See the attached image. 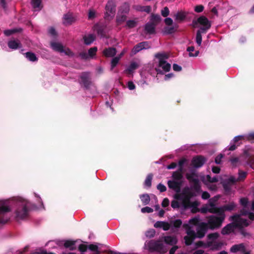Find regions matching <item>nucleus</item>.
Wrapping results in <instances>:
<instances>
[{"label":"nucleus","mask_w":254,"mask_h":254,"mask_svg":"<svg viewBox=\"0 0 254 254\" xmlns=\"http://www.w3.org/2000/svg\"><path fill=\"white\" fill-rule=\"evenodd\" d=\"M199 221V217L196 216L190 219L188 224H184L183 227L186 229L187 234V236L184 237L186 245H191L195 238L200 239L205 236L208 229L206 222H202L197 225L196 232H195L191 227V225H197Z\"/></svg>","instance_id":"obj_1"},{"label":"nucleus","mask_w":254,"mask_h":254,"mask_svg":"<svg viewBox=\"0 0 254 254\" xmlns=\"http://www.w3.org/2000/svg\"><path fill=\"white\" fill-rule=\"evenodd\" d=\"M249 218L251 220H254V213L248 211H242L240 214L235 215L230 217V220L233 221L232 224H229L224 227L221 231L223 235L229 234L233 232L236 228L241 229L248 226L250 221L246 218Z\"/></svg>","instance_id":"obj_2"},{"label":"nucleus","mask_w":254,"mask_h":254,"mask_svg":"<svg viewBox=\"0 0 254 254\" xmlns=\"http://www.w3.org/2000/svg\"><path fill=\"white\" fill-rule=\"evenodd\" d=\"M177 242V239L174 236H164L157 241L151 240L146 242L145 247L151 252H156L161 254L168 251L167 245H174Z\"/></svg>","instance_id":"obj_3"},{"label":"nucleus","mask_w":254,"mask_h":254,"mask_svg":"<svg viewBox=\"0 0 254 254\" xmlns=\"http://www.w3.org/2000/svg\"><path fill=\"white\" fill-rule=\"evenodd\" d=\"M192 196L189 188H185L181 194H176L175 198L177 200H174L171 202V206L173 208H181L183 210L188 208H191L192 209L196 208L198 203L196 201L191 202L190 198Z\"/></svg>","instance_id":"obj_4"},{"label":"nucleus","mask_w":254,"mask_h":254,"mask_svg":"<svg viewBox=\"0 0 254 254\" xmlns=\"http://www.w3.org/2000/svg\"><path fill=\"white\" fill-rule=\"evenodd\" d=\"M16 203L18 206L15 211L16 220L20 221L27 219L29 216L30 202L21 197H18L16 198Z\"/></svg>","instance_id":"obj_5"},{"label":"nucleus","mask_w":254,"mask_h":254,"mask_svg":"<svg viewBox=\"0 0 254 254\" xmlns=\"http://www.w3.org/2000/svg\"><path fill=\"white\" fill-rule=\"evenodd\" d=\"M247 173L243 171H240L239 172V177L236 179L235 177L231 176L229 179L221 181V183L222 184L223 188L227 194H229L231 190V188L235 183L237 181H241L245 179L246 177Z\"/></svg>","instance_id":"obj_6"},{"label":"nucleus","mask_w":254,"mask_h":254,"mask_svg":"<svg viewBox=\"0 0 254 254\" xmlns=\"http://www.w3.org/2000/svg\"><path fill=\"white\" fill-rule=\"evenodd\" d=\"M156 57L158 59V66L156 68L158 73L169 71L171 68V64L167 63L168 56L164 54H157Z\"/></svg>","instance_id":"obj_7"},{"label":"nucleus","mask_w":254,"mask_h":254,"mask_svg":"<svg viewBox=\"0 0 254 254\" xmlns=\"http://www.w3.org/2000/svg\"><path fill=\"white\" fill-rule=\"evenodd\" d=\"M219 235L217 233H211L208 235L207 243L208 248L211 250H218L220 249L223 244L218 240Z\"/></svg>","instance_id":"obj_8"},{"label":"nucleus","mask_w":254,"mask_h":254,"mask_svg":"<svg viewBox=\"0 0 254 254\" xmlns=\"http://www.w3.org/2000/svg\"><path fill=\"white\" fill-rule=\"evenodd\" d=\"M173 180L168 181V186L170 189L173 190L178 193L181 191L182 186V175L180 173L175 172L173 174Z\"/></svg>","instance_id":"obj_9"},{"label":"nucleus","mask_w":254,"mask_h":254,"mask_svg":"<svg viewBox=\"0 0 254 254\" xmlns=\"http://www.w3.org/2000/svg\"><path fill=\"white\" fill-rule=\"evenodd\" d=\"M219 216L211 215L207 219V227L213 230L219 228L225 219V215H218Z\"/></svg>","instance_id":"obj_10"},{"label":"nucleus","mask_w":254,"mask_h":254,"mask_svg":"<svg viewBox=\"0 0 254 254\" xmlns=\"http://www.w3.org/2000/svg\"><path fill=\"white\" fill-rule=\"evenodd\" d=\"M10 211V208L7 201H0V224L7 223L10 219V217L7 212Z\"/></svg>","instance_id":"obj_11"},{"label":"nucleus","mask_w":254,"mask_h":254,"mask_svg":"<svg viewBox=\"0 0 254 254\" xmlns=\"http://www.w3.org/2000/svg\"><path fill=\"white\" fill-rule=\"evenodd\" d=\"M129 4L127 2L124 3L120 7L117 18L116 21L118 24H121L126 21L127 19V14L129 11Z\"/></svg>","instance_id":"obj_12"},{"label":"nucleus","mask_w":254,"mask_h":254,"mask_svg":"<svg viewBox=\"0 0 254 254\" xmlns=\"http://www.w3.org/2000/svg\"><path fill=\"white\" fill-rule=\"evenodd\" d=\"M116 3L114 0H109L105 7L104 18L106 20H111L115 16L116 13Z\"/></svg>","instance_id":"obj_13"},{"label":"nucleus","mask_w":254,"mask_h":254,"mask_svg":"<svg viewBox=\"0 0 254 254\" xmlns=\"http://www.w3.org/2000/svg\"><path fill=\"white\" fill-rule=\"evenodd\" d=\"M51 46L54 50L61 54H64L65 55H67L69 57H72L73 55L72 52L68 48L64 47L59 42H52Z\"/></svg>","instance_id":"obj_14"},{"label":"nucleus","mask_w":254,"mask_h":254,"mask_svg":"<svg viewBox=\"0 0 254 254\" xmlns=\"http://www.w3.org/2000/svg\"><path fill=\"white\" fill-rule=\"evenodd\" d=\"M202 181L205 184L208 188L211 190H217L218 187L215 184L213 183H215L218 181V179L216 177L211 178L209 175L203 176Z\"/></svg>","instance_id":"obj_15"},{"label":"nucleus","mask_w":254,"mask_h":254,"mask_svg":"<svg viewBox=\"0 0 254 254\" xmlns=\"http://www.w3.org/2000/svg\"><path fill=\"white\" fill-rule=\"evenodd\" d=\"M200 211L202 213L209 212L211 213H215L219 215L218 207L213 205L209 202L204 205L200 208Z\"/></svg>","instance_id":"obj_16"},{"label":"nucleus","mask_w":254,"mask_h":254,"mask_svg":"<svg viewBox=\"0 0 254 254\" xmlns=\"http://www.w3.org/2000/svg\"><path fill=\"white\" fill-rule=\"evenodd\" d=\"M198 22L203 26L199 30L202 32H205L211 27V23L207 18L204 16L200 17L198 20Z\"/></svg>","instance_id":"obj_17"},{"label":"nucleus","mask_w":254,"mask_h":254,"mask_svg":"<svg viewBox=\"0 0 254 254\" xmlns=\"http://www.w3.org/2000/svg\"><path fill=\"white\" fill-rule=\"evenodd\" d=\"M150 48V46L148 42H141L136 46H135L131 51L132 55L136 54L142 50L147 49Z\"/></svg>","instance_id":"obj_18"},{"label":"nucleus","mask_w":254,"mask_h":254,"mask_svg":"<svg viewBox=\"0 0 254 254\" xmlns=\"http://www.w3.org/2000/svg\"><path fill=\"white\" fill-rule=\"evenodd\" d=\"M97 48L96 47H93L90 48L87 53L82 52L80 54V56L83 59L87 60L89 59H92L93 57L96 55Z\"/></svg>","instance_id":"obj_19"},{"label":"nucleus","mask_w":254,"mask_h":254,"mask_svg":"<svg viewBox=\"0 0 254 254\" xmlns=\"http://www.w3.org/2000/svg\"><path fill=\"white\" fill-rule=\"evenodd\" d=\"M236 205L234 202H230L228 204L218 207L219 215H225L224 212L225 211H231L235 208Z\"/></svg>","instance_id":"obj_20"},{"label":"nucleus","mask_w":254,"mask_h":254,"mask_svg":"<svg viewBox=\"0 0 254 254\" xmlns=\"http://www.w3.org/2000/svg\"><path fill=\"white\" fill-rule=\"evenodd\" d=\"M205 162V159L204 157L202 156H197L193 158L192 160V164L194 167L199 168L201 167Z\"/></svg>","instance_id":"obj_21"},{"label":"nucleus","mask_w":254,"mask_h":254,"mask_svg":"<svg viewBox=\"0 0 254 254\" xmlns=\"http://www.w3.org/2000/svg\"><path fill=\"white\" fill-rule=\"evenodd\" d=\"M154 226L157 228H162L164 231L169 230L171 227L170 223L165 221H157Z\"/></svg>","instance_id":"obj_22"},{"label":"nucleus","mask_w":254,"mask_h":254,"mask_svg":"<svg viewBox=\"0 0 254 254\" xmlns=\"http://www.w3.org/2000/svg\"><path fill=\"white\" fill-rule=\"evenodd\" d=\"M75 20V18L71 13H67L64 15L63 23L65 25L70 24Z\"/></svg>","instance_id":"obj_23"},{"label":"nucleus","mask_w":254,"mask_h":254,"mask_svg":"<svg viewBox=\"0 0 254 254\" xmlns=\"http://www.w3.org/2000/svg\"><path fill=\"white\" fill-rule=\"evenodd\" d=\"M139 67V62H132L128 66L126 71L128 74H131L136 69Z\"/></svg>","instance_id":"obj_24"},{"label":"nucleus","mask_w":254,"mask_h":254,"mask_svg":"<svg viewBox=\"0 0 254 254\" xmlns=\"http://www.w3.org/2000/svg\"><path fill=\"white\" fill-rule=\"evenodd\" d=\"M245 246L243 244L235 245L233 246L230 251L232 253H236L237 252H244L245 251Z\"/></svg>","instance_id":"obj_25"},{"label":"nucleus","mask_w":254,"mask_h":254,"mask_svg":"<svg viewBox=\"0 0 254 254\" xmlns=\"http://www.w3.org/2000/svg\"><path fill=\"white\" fill-rule=\"evenodd\" d=\"M116 50L114 48H109L104 50L103 54L107 57H112L116 54Z\"/></svg>","instance_id":"obj_26"},{"label":"nucleus","mask_w":254,"mask_h":254,"mask_svg":"<svg viewBox=\"0 0 254 254\" xmlns=\"http://www.w3.org/2000/svg\"><path fill=\"white\" fill-rule=\"evenodd\" d=\"M187 14L183 11L177 12L174 15L175 19L177 21H182L186 18Z\"/></svg>","instance_id":"obj_27"},{"label":"nucleus","mask_w":254,"mask_h":254,"mask_svg":"<svg viewBox=\"0 0 254 254\" xmlns=\"http://www.w3.org/2000/svg\"><path fill=\"white\" fill-rule=\"evenodd\" d=\"M95 35L91 34L86 35L83 37L84 43L87 45L91 44L95 40Z\"/></svg>","instance_id":"obj_28"},{"label":"nucleus","mask_w":254,"mask_h":254,"mask_svg":"<svg viewBox=\"0 0 254 254\" xmlns=\"http://www.w3.org/2000/svg\"><path fill=\"white\" fill-rule=\"evenodd\" d=\"M133 8L136 10L141 12H146L149 13L151 11V7L150 6H141L136 5L133 6Z\"/></svg>","instance_id":"obj_29"},{"label":"nucleus","mask_w":254,"mask_h":254,"mask_svg":"<svg viewBox=\"0 0 254 254\" xmlns=\"http://www.w3.org/2000/svg\"><path fill=\"white\" fill-rule=\"evenodd\" d=\"M8 46L12 50H16L20 47V44L18 40H10L8 42Z\"/></svg>","instance_id":"obj_30"},{"label":"nucleus","mask_w":254,"mask_h":254,"mask_svg":"<svg viewBox=\"0 0 254 254\" xmlns=\"http://www.w3.org/2000/svg\"><path fill=\"white\" fill-rule=\"evenodd\" d=\"M155 24L152 23H147L145 26V30L149 34L155 33Z\"/></svg>","instance_id":"obj_31"},{"label":"nucleus","mask_w":254,"mask_h":254,"mask_svg":"<svg viewBox=\"0 0 254 254\" xmlns=\"http://www.w3.org/2000/svg\"><path fill=\"white\" fill-rule=\"evenodd\" d=\"M31 4L35 10H40L41 8V0H32Z\"/></svg>","instance_id":"obj_32"},{"label":"nucleus","mask_w":254,"mask_h":254,"mask_svg":"<svg viewBox=\"0 0 254 254\" xmlns=\"http://www.w3.org/2000/svg\"><path fill=\"white\" fill-rule=\"evenodd\" d=\"M170 226L172 225L175 228H179L182 224V221L180 219H176L170 221Z\"/></svg>","instance_id":"obj_33"},{"label":"nucleus","mask_w":254,"mask_h":254,"mask_svg":"<svg viewBox=\"0 0 254 254\" xmlns=\"http://www.w3.org/2000/svg\"><path fill=\"white\" fill-rule=\"evenodd\" d=\"M81 81L84 84L85 86L87 85L88 83L89 73H83L81 75Z\"/></svg>","instance_id":"obj_34"},{"label":"nucleus","mask_w":254,"mask_h":254,"mask_svg":"<svg viewBox=\"0 0 254 254\" xmlns=\"http://www.w3.org/2000/svg\"><path fill=\"white\" fill-rule=\"evenodd\" d=\"M140 198L144 205H146L149 203L150 201V197L149 195L147 194H142L140 195Z\"/></svg>","instance_id":"obj_35"},{"label":"nucleus","mask_w":254,"mask_h":254,"mask_svg":"<svg viewBox=\"0 0 254 254\" xmlns=\"http://www.w3.org/2000/svg\"><path fill=\"white\" fill-rule=\"evenodd\" d=\"M25 56L30 61L35 62L37 60L35 55L32 53L27 52L25 54Z\"/></svg>","instance_id":"obj_36"},{"label":"nucleus","mask_w":254,"mask_h":254,"mask_svg":"<svg viewBox=\"0 0 254 254\" xmlns=\"http://www.w3.org/2000/svg\"><path fill=\"white\" fill-rule=\"evenodd\" d=\"M203 32H201L200 30H198L196 33V42L198 46H200L202 42V36L201 33Z\"/></svg>","instance_id":"obj_37"},{"label":"nucleus","mask_w":254,"mask_h":254,"mask_svg":"<svg viewBox=\"0 0 254 254\" xmlns=\"http://www.w3.org/2000/svg\"><path fill=\"white\" fill-rule=\"evenodd\" d=\"M75 242L71 241H67L64 243V246L65 248H69L71 250L75 249Z\"/></svg>","instance_id":"obj_38"},{"label":"nucleus","mask_w":254,"mask_h":254,"mask_svg":"<svg viewBox=\"0 0 254 254\" xmlns=\"http://www.w3.org/2000/svg\"><path fill=\"white\" fill-rule=\"evenodd\" d=\"M137 22L134 20H129L127 21L126 26L128 28H132L136 26Z\"/></svg>","instance_id":"obj_39"},{"label":"nucleus","mask_w":254,"mask_h":254,"mask_svg":"<svg viewBox=\"0 0 254 254\" xmlns=\"http://www.w3.org/2000/svg\"><path fill=\"white\" fill-rule=\"evenodd\" d=\"M152 179V174L148 175L145 180L144 185L146 187H150L151 185Z\"/></svg>","instance_id":"obj_40"},{"label":"nucleus","mask_w":254,"mask_h":254,"mask_svg":"<svg viewBox=\"0 0 254 254\" xmlns=\"http://www.w3.org/2000/svg\"><path fill=\"white\" fill-rule=\"evenodd\" d=\"M195 248H200V247H202V248H208V247L207 246V242H204L201 241H199L196 242L195 244Z\"/></svg>","instance_id":"obj_41"},{"label":"nucleus","mask_w":254,"mask_h":254,"mask_svg":"<svg viewBox=\"0 0 254 254\" xmlns=\"http://www.w3.org/2000/svg\"><path fill=\"white\" fill-rule=\"evenodd\" d=\"M161 17L159 15H152L151 21L155 24L159 23L161 21Z\"/></svg>","instance_id":"obj_42"},{"label":"nucleus","mask_w":254,"mask_h":254,"mask_svg":"<svg viewBox=\"0 0 254 254\" xmlns=\"http://www.w3.org/2000/svg\"><path fill=\"white\" fill-rule=\"evenodd\" d=\"M194 50V48L193 47H189L187 49V51L189 52V56L190 57H196L198 56L199 54V52L198 51H196L195 54H193L192 52Z\"/></svg>","instance_id":"obj_43"},{"label":"nucleus","mask_w":254,"mask_h":254,"mask_svg":"<svg viewBox=\"0 0 254 254\" xmlns=\"http://www.w3.org/2000/svg\"><path fill=\"white\" fill-rule=\"evenodd\" d=\"M220 197V195H216V196H214L213 197L209 199V200H208V202L210 203V204H212L214 206H216V203Z\"/></svg>","instance_id":"obj_44"},{"label":"nucleus","mask_w":254,"mask_h":254,"mask_svg":"<svg viewBox=\"0 0 254 254\" xmlns=\"http://www.w3.org/2000/svg\"><path fill=\"white\" fill-rule=\"evenodd\" d=\"M120 60V57H116L111 61V69H113L118 64Z\"/></svg>","instance_id":"obj_45"},{"label":"nucleus","mask_w":254,"mask_h":254,"mask_svg":"<svg viewBox=\"0 0 254 254\" xmlns=\"http://www.w3.org/2000/svg\"><path fill=\"white\" fill-rule=\"evenodd\" d=\"M88 248L90 250L96 252L97 254L100 253L98 250V246L96 245L90 244L88 246Z\"/></svg>","instance_id":"obj_46"},{"label":"nucleus","mask_w":254,"mask_h":254,"mask_svg":"<svg viewBox=\"0 0 254 254\" xmlns=\"http://www.w3.org/2000/svg\"><path fill=\"white\" fill-rule=\"evenodd\" d=\"M186 177L190 181H193L194 183H196L198 182V180L194 177V175L187 174L186 175Z\"/></svg>","instance_id":"obj_47"},{"label":"nucleus","mask_w":254,"mask_h":254,"mask_svg":"<svg viewBox=\"0 0 254 254\" xmlns=\"http://www.w3.org/2000/svg\"><path fill=\"white\" fill-rule=\"evenodd\" d=\"M155 230L153 229H150L146 232L145 235L147 237L152 238V237H154V236L155 235Z\"/></svg>","instance_id":"obj_48"},{"label":"nucleus","mask_w":254,"mask_h":254,"mask_svg":"<svg viewBox=\"0 0 254 254\" xmlns=\"http://www.w3.org/2000/svg\"><path fill=\"white\" fill-rule=\"evenodd\" d=\"M169 14V10L167 7H164L161 10V14L163 17H167Z\"/></svg>","instance_id":"obj_49"},{"label":"nucleus","mask_w":254,"mask_h":254,"mask_svg":"<svg viewBox=\"0 0 254 254\" xmlns=\"http://www.w3.org/2000/svg\"><path fill=\"white\" fill-rule=\"evenodd\" d=\"M96 12L94 10L90 9L88 13V18L92 19L95 17Z\"/></svg>","instance_id":"obj_50"},{"label":"nucleus","mask_w":254,"mask_h":254,"mask_svg":"<svg viewBox=\"0 0 254 254\" xmlns=\"http://www.w3.org/2000/svg\"><path fill=\"white\" fill-rule=\"evenodd\" d=\"M141 211L142 213H151L153 211V210L151 207L146 206L145 207L142 208Z\"/></svg>","instance_id":"obj_51"},{"label":"nucleus","mask_w":254,"mask_h":254,"mask_svg":"<svg viewBox=\"0 0 254 254\" xmlns=\"http://www.w3.org/2000/svg\"><path fill=\"white\" fill-rule=\"evenodd\" d=\"M240 202L242 205H243L244 207V208H245L247 204L248 203V199L246 198H242L240 199Z\"/></svg>","instance_id":"obj_52"},{"label":"nucleus","mask_w":254,"mask_h":254,"mask_svg":"<svg viewBox=\"0 0 254 254\" xmlns=\"http://www.w3.org/2000/svg\"><path fill=\"white\" fill-rule=\"evenodd\" d=\"M157 189L159 190L160 192H164L166 191V188L164 185L162 184H159L157 186Z\"/></svg>","instance_id":"obj_53"},{"label":"nucleus","mask_w":254,"mask_h":254,"mask_svg":"<svg viewBox=\"0 0 254 254\" xmlns=\"http://www.w3.org/2000/svg\"><path fill=\"white\" fill-rule=\"evenodd\" d=\"M169 203L170 202L169 199L167 198H165L162 202V206L163 207H166L169 205Z\"/></svg>","instance_id":"obj_54"},{"label":"nucleus","mask_w":254,"mask_h":254,"mask_svg":"<svg viewBox=\"0 0 254 254\" xmlns=\"http://www.w3.org/2000/svg\"><path fill=\"white\" fill-rule=\"evenodd\" d=\"M223 157V155L221 154L218 155L215 158V163L218 164H220L221 163V159Z\"/></svg>","instance_id":"obj_55"},{"label":"nucleus","mask_w":254,"mask_h":254,"mask_svg":"<svg viewBox=\"0 0 254 254\" xmlns=\"http://www.w3.org/2000/svg\"><path fill=\"white\" fill-rule=\"evenodd\" d=\"M165 23L167 25H171L173 24V20L169 17L166 18L164 20Z\"/></svg>","instance_id":"obj_56"},{"label":"nucleus","mask_w":254,"mask_h":254,"mask_svg":"<svg viewBox=\"0 0 254 254\" xmlns=\"http://www.w3.org/2000/svg\"><path fill=\"white\" fill-rule=\"evenodd\" d=\"M210 195L207 191H203L202 193L201 197L203 199H207L209 198Z\"/></svg>","instance_id":"obj_57"},{"label":"nucleus","mask_w":254,"mask_h":254,"mask_svg":"<svg viewBox=\"0 0 254 254\" xmlns=\"http://www.w3.org/2000/svg\"><path fill=\"white\" fill-rule=\"evenodd\" d=\"M203 6L201 5H197L195 7L194 10L196 12H201L203 10Z\"/></svg>","instance_id":"obj_58"},{"label":"nucleus","mask_w":254,"mask_h":254,"mask_svg":"<svg viewBox=\"0 0 254 254\" xmlns=\"http://www.w3.org/2000/svg\"><path fill=\"white\" fill-rule=\"evenodd\" d=\"M165 32L167 34H171L174 32V27H166L165 28Z\"/></svg>","instance_id":"obj_59"},{"label":"nucleus","mask_w":254,"mask_h":254,"mask_svg":"<svg viewBox=\"0 0 254 254\" xmlns=\"http://www.w3.org/2000/svg\"><path fill=\"white\" fill-rule=\"evenodd\" d=\"M49 34L51 35L52 36H56V30L55 29L53 28V27H51L49 29Z\"/></svg>","instance_id":"obj_60"},{"label":"nucleus","mask_w":254,"mask_h":254,"mask_svg":"<svg viewBox=\"0 0 254 254\" xmlns=\"http://www.w3.org/2000/svg\"><path fill=\"white\" fill-rule=\"evenodd\" d=\"M173 69L176 71H181L182 69L181 66L177 64H174L173 65Z\"/></svg>","instance_id":"obj_61"},{"label":"nucleus","mask_w":254,"mask_h":254,"mask_svg":"<svg viewBox=\"0 0 254 254\" xmlns=\"http://www.w3.org/2000/svg\"><path fill=\"white\" fill-rule=\"evenodd\" d=\"M127 87L129 90H133L135 88V85L132 82L129 81L127 83Z\"/></svg>","instance_id":"obj_62"},{"label":"nucleus","mask_w":254,"mask_h":254,"mask_svg":"<svg viewBox=\"0 0 254 254\" xmlns=\"http://www.w3.org/2000/svg\"><path fill=\"white\" fill-rule=\"evenodd\" d=\"M15 32V30H7L4 31V33L6 36H9L11 34H12L13 33H14Z\"/></svg>","instance_id":"obj_63"},{"label":"nucleus","mask_w":254,"mask_h":254,"mask_svg":"<svg viewBox=\"0 0 254 254\" xmlns=\"http://www.w3.org/2000/svg\"><path fill=\"white\" fill-rule=\"evenodd\" d=\"M192 254H205L204 251L202 250H198L195 251Z\"/></svg>","instance_id":"obj_64"}]
</instances>
